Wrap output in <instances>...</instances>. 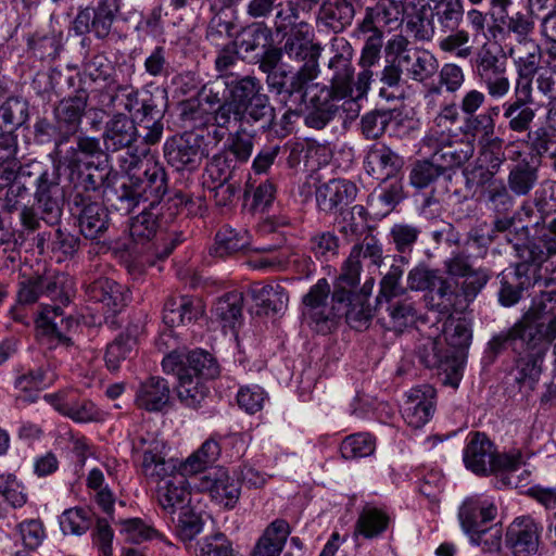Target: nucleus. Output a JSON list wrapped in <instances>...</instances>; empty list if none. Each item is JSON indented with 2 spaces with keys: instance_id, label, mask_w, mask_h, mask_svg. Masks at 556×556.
I'll return each instance as SVG.
<instances>
[{
  "instance_id": "f257e3e1",
  "label": "nucleus",
  "mask_w": 556,
  "mask_h": 556,
  "mask_svg": "<svg viewBox=\"0 0 556 556\" xmlns=\"http://www.w3.org/2000/svg\"><path fill=\"white\" fill-rule=\"evenodd\" d=\"M328 67L332 71L330 85L317 83L313 86L308 99L309 112L304 117L305 125L317 130L324 129L341 110L346 112V117H356L361 110L358 100L367 96L372 79L370 70H362L354 80L349 52L334 54Z\"/></svg>"
},
{
  "instance_id": "f03ea898",
  "label": "nucleus",
  "mask_w": 556,
  "mask_h": 556,
  "mask_svg": "<svg viewBox=\"0 0 556 556\" xmlns=\"http://www.w3.org/2000/svg\"><path fill=\"white\" fill-rule=\"evenodd\" d=\"M555 338L556 314L539 315L531 309L511 328L495 334L489 349L498 354L510 346L518 353L520 356L509 375L518 384L532 389L541 375L542 354Z\"/></svg>"
},
{
  "instance_id": "7ed1b4c3",
  "label": "nucleus",
  "mask_w": 556,
  "mask_h": 556,
  "mask_svg": "<svg viewBox=\"0 0 556 556\" xmlns=\"http://www.w3.org/2000/svg\"><path fill=\"white\" fill-rule=\"evenodd\" d=\"M31 195L38 204L42 220L50 226L59 224L65 197L59 164L37 160L24 163L17 180L4 192V206L9 212L15 211L28 204Z\"/></svg>"
},
{
  "instance_id": "20e7f679",
  "label": "nucleus",
  "mask_w": 556,
  "mask_h": 556,
  "mask_svg": "<svg viewBox=\"0 0 556 556\" xmlns=\"http://www.w3.org/2000/svg\"><path fill=\"white\" fill-rule=\"evenodd\" d=\"M199 99L214 109V126L229 129L233 118L253 116L257 106L269 101L260 79L254 76L241 78L233 75L218 76L215 81L204 85Z\"/></svg>"
},
{
  "instance_id": "39448f33",
  "label": "nucleus",
  "mask_w": 556,
  "mask_h": 556,
  "mask_svg": "<svg viewBox=\"0 0 556 556\" xmlns=\"http://www.w3.org/2000/svg\"><path fill=\"white\" fill-rule=\"evenodd\" d=\"M73 293V281L65 274L46 273L25 277L17 283L15 303L10 307V318L23 326L30 324L29 307L47 298L58 304L52 306L61 315V305H66Z\"/></svg>"
},
{
  "instance_id": "423d86ee",
  "label": "nucleus",
  "mask_w": 556,
  "mask_h": 556,
  "mask_svg": "<svg viewBox=\"0 0 556 556\" xmlns=\"http://www.w3.org/2000/svg\"><path fill=\"white\" fill-rule=\"evenodd\" d=\"M167 189L165 167L159 162H148L142 176L127 175L121 178L110 201L125 214L131 213L140 203L157 208Z\"/></svg>"
},
{
  "instance_id": "0eeeda50",
  "label": "nucleus",
  "mask_w": 556,
  "mask_h": 556,
  "mask_svg": "<svg viewBox=\"0 0 556 556\" xmlns=\"http://www.w3.org/2000/svg\"><path fill=\"white\" fill-rule=\"evenodd\" d=\"M353 288L348 289L342 300L336 298L337 279L331 292L326 278L318 279L303 296L302 315L308 326L317 333H330L342 317V305L351 299Z\"/></svg>"
},
{
  "instance_id": "6e6552de",
  "label": "nucleus",
  "mask_w": 556,
  "mask_h": 556,
  "mask_svg": "<svg viewBox=\"0 0 556 556\" xmlns=\"http://www.w3.org/2000/svg\"><path fill=\"white\" fill-rule=\"evenodd\" d=\"M465 8L463 0H439L432 12L431 34L435 30L445 35L439 42L444 52L455 53L459 59H467L472 54L469 46L470 35L460 29L464 22Z\"/></svg>"
},
{
  "instance_id": "1a4fd4ad",
  "label": "nucleus",
  "mask_w": 556,
  "mask_h": 556,
  "mask_svg": "<svg viewBox=\"0 0 556 556\" xmlns=\"http://www.w3.org/2000/svg\"><path fill=\"white\" fill-rule=\"evenodd\" d=\"M121 14V0H97L94 7L80 9L73 22L76 35L92 34L101 41L117 42L126 38L115 27Z\"/></svg>"
},
{
  "instance_id": "9d476101",
  "label": "nucleus",
  "mask_w": 556,
  "mask_h": 556,
  "mask_svg": "<svg viewBox=\"0 0 556 556\" xmlns=\"http://www.w3.org/2000/svg\"><path fill=\"white\" fill-rule=\"evenodd\" d=\"M507 241L513 243L518 258L516 274L527 276L531 270L536 274L544 262L556 255V217L544 220L536 235L526 243L513 242L509 237Z\"/></svg>"
},
{
  "instance_id": "9b49d317",
  "label": "nucleus",
  "mask_w": 556,
  "mask_h": 556,
  "mask_svg": "<svg viewBox=\"0 0 556 556\" xmlns=\"http://www.w3.org/2000/svg\"><path fill=\"white\" fill-rule=\"evenodd\" d=\"M317 74L309 73L308 68L295 72L285 71L276 73L266 79L268 90L277 98L278 102L292 111H309L308 99L313 93L314 80Z\"/></svg>"
},
{
  "instance_id": "f8f14e48",
  "label": "nucleus",
  "mask_w": 556,
  "mask_h": 556,
  "mask_svg": "<svg viewBox=\"0 0 556 556\" xmlns=\"http://www.w3.org/2000/svg\"><path fill=\"white\" fill-rule=\"evenodd\" d=\"M470 62L472 73L484 85L490 97L498 99L508 93L507 59L500 48L484 43Z\"/></svg>"
},
{
  "instance_id": "ddd939ff",
  "label": "nucleus",
  "mask_w": 556,
  "mask_h": 556,
  "mask_svg": "<svg viewBox=\"0 0 556 556\" xmlns=\"http://www.w3.org/2000/svg\"><path fill=\"white\" fill-rule=\"evenodd\" d=\"M483 279L477 274L469 281L457 283L439 275L429 291L431 305L440 313L463 312L481 292Z\"/></svg>"
},
{
  "instance_id": "4468645a",
  "label": "nucleus",
  "mask_w": 556,
  "mask_h": 556,
  "mask_svg": "<svg viewBox=\"0 0 556 556\" xmlns=\"http://www.w3.org/2000/svg\"><path fill=\"white\" fill-rule=\"evenodd\" d=\"M483 279L477 274L469 281L457 283L439 275L429 291L431 305L440 313L463 312L481 292Z\"/></svg>"
},
{
  "instance_id": "2eb2a0df",
  "label": "nucleus",
  "mask_w": 556,
  "mask_h": 556,
  "mask_svg": "<svg viewBox=\"0 0 556 556\" xmlns=\"http://www.w3.org/2000/svg\"><path fill=\"white\" fill-rule=\"evenodd\" d=\"M386 53L395 56L406 76L418 83L430 79L439 68L438 60L431 52L414 47L403 35H394L388 40Z\"/></svg>"
},
{
  "instance_id": "dca6fc26",
  "label": "nucleus",
  "mask_w": 556,
  "mask_h": 556,
  "mask_svg": "<svg viewBox=\"0 0 556 556\" xmlns=\"http://www.w3.org/2000/svg\"><path fill=\"white\" fill-rule=\"evenodd\" d=\"M258 111H254L253 116H238L233 118L232 124L238 127L233 132L229 134L228 144L225 152L232 155L239 163H245L250 160L254 148V135L252 128L256 124H261L264 130L271 129L275 125L276 110L271 105L270 100L258 105Z\"/></svg>"
},
{
  "instance_id": "f3484780",
  "label": "nucleus",
  "mask_w": 556,
  "mask_h": 556,
  "mask_svg": "<svg viewBox=\"0 0 556 556\" xmlns=\"http://www.w3.org/2000/svg\"><path fill=\"white\" fill-rule=\"evenodd\" d=\"M362 260H368L369 264L377 267L381 265L383 249L378 239L366 236L361 243L352 248L349 257L341 266L340 275L337 277V299L342 300L348 289L358 287Z\"/></svg>"
},
{
  "instance_id": "a211bd4d",
  "label": "nucleus",
  "mask_w": 556,
  "mask_h": 556,
  "mask_svg": "<svg viewBox=\"0 0 556 556\" xmlns=\"http://www.w3.org/2000/svg\"><path fill=\"white\" fill-rule=\"evenodd\" d=\"M166 374H188L201 380L214 379L219 374L216 359L204 350L188 351L175 349L167 353L162 361Z\"/></svg>"
},
{
  "instance_id": "6ab92c4d",
  "label": "nucleus",
  "mask_w": 556,
  "mask_h": 556,
  "mask_svg": "<svg viewBox=\"0 0 556 556\" xmlns=\"http://www.w3.org/2000/svg\"><path fill=\"white\" fill-rule=\"evenodd\" d=\"M73 215L79 232L88 240L100 241L110 227V215L103 204L91 201L89 195H73Z\"/></svg>"
},
{
  "instance_id": "aec40b11",
  "label": "nucleus",
  "mask_w": 556,
  "mask_h": 556,
  "mask_svg": "<svg viewBox=\"0 0 556 556\" xmlns=\"http://www.w3.org/2000/svg\"><path fill=\"white\" fill-rule=\"evenodd\" d=\"M87 102L88 94L84 89H80L75 96L62 99L54 106L53 116L58 129V155L62 154V144L66 143L79 130Z\"/></svg>"
},
{
  "instance_id": "412c9836",
  "label": "nucleus",
  "mask_w": 556,
  "mask_h": 556,
  "mask_svg": "<svg viewBox=\"0 0 556 556\" xmlns=\"http://www.w3.org/2000/svg\"><path fill=\"white\" fill-rule=\"evenodd\" d=\"M203 138L194 132H184L166 140L164 155L167 163L176 170L195 169L203 156Z\"/></svg>"
},
{
  "instance_id": "4be33fe9",
  "label": "nucleus",
  "mask_w": 556,
  "mask_h": 556,
  "mask_svg": "<svg viewBox=\"0 0 556 556\" xmlns=\"http://www.w3.org/2000/svg\"><path fill=\"white\" fill-rule=\"evenodd\" d=\"M418 357L428 368H435L444 375L443 383L457 388L463 376L462 355L444 351L441 341L428 339L418 351Z\"/></svg>"
},
{
  "instance_id": "5701e85b",
  "label": "nucleus",
  "mask_w": 556,
  "mask_h": 556,
  "mask_svg": "<svg viewBox=\"0 0 556 556\" xmlns=\"http://www.w3.org/2000/svg\"><path fill=\"white\" fill-rule=\"evenodd\" d=\"M281 50L291 61L302 63L299 70L308 68L309 73L319 75L321 47L313 42L306 24H302L300 29L298 25L291 31Z\"/></svg>"
},
{
  "instance_id": "b1692460",
  "label": "nucleus",
  "mask_w": 556,
  "mask_h": 556,
  "mask_svg": "<svg viewBox=\"0 0 556 556\" xmlns=\"http://www.w3.org/2000/svg\"><path fill=\"white\" fill-rule=\"evenodd\" d=\"M45 400L60 414L75 422L85 424L99 419V409L88 399L80 397L74 389L45 395Z\"/></svg>"
},
{
  "instance_id": "393cba45",
  "label": "nucleus",
  "mask_w": 556,
  "mask_h": 556,
  "mask_svg": "<svg viewBox=\"0 0 556 556\" xmlns=\"http://www.w3.org/2000/svg\"><path fill=\"white\" fill-rule=\"evenodd\" d=\"M437 391L430 384H422L410 389L402 407L405 422L414 428L424 427L435 410Z\"/></svg>"
},
{
  "instance_id": "a878e982",
  "label": "nucleus",
  "mask_w": 556,
  "mask_h": 556,
  "mask_svg": "<svg viewBox=\"0 0 556 556\" xmlns=\"http://www.w3.org/2000/svg\"><path fill=\"white\" fill-rule=\"evenodd\" d=\"M543 527L529 516L516 518L508 527L506 543L515 556H531L539 549Z\"/></svg>"
},
{
  "instance_id": "bb28decb",
  "label": "nucleus",
  "mask_w": 556,
  "mask_h": 556,
  "mask_svg": "<svg viewBox=\"0 0 556 556\" xmlns=\"http://www.w3.org/2000/svg\"><path fill=\"white\" fill-rule=\"evenodd\" d=\"M188 197L182 192H177L173 198H169L165 204H161L157 208H151V205L146 206L140 214L135 216L129 224V233L135 242L143 243L152 239L161 220L165 217L162 213L163 207L166 205L170 211L173 207L178 208L187 204Z\"/></svg>"
},
{
  "instance_id": "cd10ccee",
  "label": "nucleus",
  "mask_w": 556,
  "mask_h": 556,
  "mask_svg": "<svg viewBox=\"0 0 556 556\" xmlns=\"http://www.w3.org/2000/svg\"><path fill=\"white\" fill-rule=\"evenodd\" d=\"M510 55H515L514 65L517 73L515 88H520L523 92L533 90L532 84L535 73L544 66L541 64V46L535 39L520 41V45L510 50Z\"/></svg>"
},
{
  "instance_id": "c85d7f7f",
  "label": "nucleus",
  "mask_w": 556,
  "mask_h": 556,
  "mask_svg": "<svg viewBox=\"0 0 556 556\" xmlns=\"http://www.w3.org/2000/svg\"><path fill=\"white\" fill-rule=\"evenodd\" d=\"M199 486L201 491L207 492L215 503L227 509L236 506L241 493L239 482L222 467L204 475Z\"/></svg>"
},
{
  "instance_id": "c756f323",
  "label": "nucleus",
  "mask_w": 556,
  "mask_h": 556,
  "mask_svg": "<svg viewBox=\"0 0 556 556\" xmlns=\"http://www.w3.org/2000/svg\"><path fill=\"white\" fill-rule=\"evenodd\" d=\"M356 185L344 178L330 179L316 190V201L320 211L334 213L351 204L357 195Z\"/></svg>"
},
{
  "instance_id": "7c9ffc66",
  "label": "nucleus",
  "mask_w": 556,
  "mask_h": 556,
  "mask_svg": "<svg viewBox=\"0 0 556 556\" xmlns=\"http://www.w3.org/2000/svg\"><path fill=\"white\" fill-rule=\"evenodd\" d=\"M533 90L521 91L515 88V98L503 103V116L508 122V129L513 132L523 134L531 130L536 111L531 106L533 103Z\"/></svg>"
},
{
  "instance_id": "2f4dec72",
  "label": "nucleus",
  "mask_w": 556,
  "mask_h": 556,
  "mask_svg": "<svg viewBox=\"0 0 556 556\" xmlns=\"http://www.w3.org/2000/svg\"><path fill=\"white\" fill-rule=\"evenodd\" d=\"M135 121L124 113H115L105 123L102 140L108 152L130 148L138 138Z\"/></svg>"
},
{
  "instance_id": "473e14b6",
  "label": "nucleus",
  "mask_w": 556,
  "mask_h": 556,
  "mask_svg": "<svg viewBox=\"0 0 556 556\" xmlns=\"http://www.w3.org/2000/svg\"><path fill=\"white\" fill-rule=\"evenodd\" d=\"M403 164V159L387 146H374L364 159L366 173L380 181L396 177Z\"/></svg>"
},
{
  "instance_id": "72a5a7b5",
  "label": "nucleus",
  "mask_w": 556,
  "mask_h": 556,
  "mask_svg": "<svg viewBox=\"0 0 556 556\" xmlns=\"http://www.w3.org/2000/svg\"><path fill=\"white\" fill-rule=\"evenodd\" d=\"M496 515V506L478 495L467 497L458 509L460 527L466 534L484 528L488 522L495 519Z\"/></svg>"
},
{
  "instance_id": "f704fd0d",
  "label": "nucleus",
  "mask_w": 556,
  "mask_h": 556,
  "mask_svg": "<svg viewBox=\"0 0 556 556\" xmlns=\"http://www.w3.org/2000/svg\"><path fill=\"white\" fill-rule=\"evenodd\" d=\"M494 451V444L484 433L470 432L467 437L463 453L466 468L476 475H489Z\"/></svg>"
},
{
  "instance_id": "c9c22d12",
  "label": "nucleus",
  "mask_w": 556,
  "mask_h": 556,
  "mask_svg": "<svg viewBox=\"0 0 556 556\" xmlns=\"http://www.w3.org/2000/svg\"><path fill=\"white\" fill-rule=\"evenodd\" d=\"M180 471L157 488V501L164 511L175 514L190 507L191 491L186 476Z\"/></svg>"
},
{
  "instance_id": "e433bc0d",
  "label": "nucleus",
  "mask_w": 556,
  "mask_h": 556,
  "mask_svg": "<svg viewBox=\"0 0 556 556\" xmlns=\"http://www.w3.org/2000/svg\"><path fill=\"white\" fill-rule=\"evenodd\" d=\"M132 451L142 452L141 471L147 478L164 479L175 468L172 459H166L162 453L161 444L156 441L147 442L142 437L132 442Z\"/></svg>"
},
{
  "instance_id": "4c0bfd02",
  "label": "nucleus",
  "mask_w": 556,
  "mask_h": 556,
  "mask_svg": "<svg viewBox=\"0 0 556 556\" xmlns=\"http://www.w3.org/2000/svg\"><path fill=\"white\" fill-rule=\"evenodd\" d=\"M425 146L431 151L434 161L442 165L444 173L466 163L475 152V147L470 141L453 140V136H447L445 140L440 138L435 144Z\"/></svg>"
},
{
  "instance_id": "58836bf2",
  "label": "nucleus",
  "mask_w": 556,
  "mask_h": 556,
  "mask_svg": "<svg viewBox=\"0 0 556 556\" xmlns=\"http://www.w3.org/2000/svg\"><path fill=\"white\" fill-rule=\"evenodd\" d=\"M170 400V387L166 379L152 376L141 381L136 390L135 405L147 412L163 410Z\"/></svg>"
},
{
  "instance_id": "ea45409f",
  "label": "nucleus",
  "mask_w": 556,
  "mask_h": 556,
  "mask_svg": "<svg viewBox=\"0 0 556 556\" xmlns=\"http://www.w3.org/2000/svg\"><path fill=\"white\" fill-rule=\"evenodd\" d=\"M17 135L13 130L0 134V191H8L17 180L23 165L18 157Z\"/></svg>"
},
{
  "instance_id": "a19ab883",
  "label": "nucleus",
  "mask_w": 556,
  "mask_h": 556,
  "mask_svg": "<svg viewBox=\"0 0 556 556\" xmlns=\"http://www.w3.org/2000/svg\"><path fill=\"white\" fill-rule=\"evenodd\" d=\"M86 294L89 300L102 303L114 315L127 304L126 288L106 277H101L87 285Z\"/></svg>"
},
{
  "instance_id": "79ce46f5",
  "label": "nucleus",
  "mask_w": 556,
  "mask_h": 556,
  "mask_svg": "<svg viewBox=\"0 0 556 556\" xmlns=\"http://www.w3.org/2000/svg\"><path fill=\"white\" fill-rule=\"evenodd\" d=\"M68 180L73 186L74 195L99 190L108 179L109 172L100 164H81L80 166H66Z\"/></svg>"
},
{
  "instance_id": "37998d69",
  "label": "nucleus",
  "mask_w": 556,
  "mask_h": 556,
  "mask_svg": "<svg viewBox=\"0 0 556 556\" xmlns=\"http://www.w3.org/2000/svg\"><path fill=\"white\" fill-rule=\"evenodd\" d=\"M203 314L199 302L188 296L169 298L163 308V321L169 329L180 325H187L198 319Z\"/></svg>"
},
{
  "instance_id": "c03bdc74",
  "label": "nucleus",
  "mask_w": 556,
  "mask_h": 556,
  "mask_svg": "<svg viewBox=\"0 0 556 556\" xmlns=\"http://www.w3.org/2000/svg\"><path fill=\"white\" fill-rule=\"evenodd\" d=\"M290 533L288 521L275 519L257 540L252 556H279Z\"/></svg>"
},
{
  "instance_id": "a18cd8bd",
  "label": "nucleus",
  "mask_w": 556,
  "mask_h": 556,
  "mask_svg": "<svg viewBox=\"0 0 556 556\" xmlns=\"http://www.w3.org/2000/svg\"><path fill=\"white\" fill-rule=\"evenodd\" d=\"M443 264L446 274L451 277L464 278L462 282H467L475 275L481 274L484 277L481 291L493 276L492 270L488 267L476 268L472 263V255L466 249L453 251Z\"/></svg>"
},
{
  "instance_id": "49530a36",
  "label": "nucleus",
  "mask_w": 556,
  "mask_h": 556,
  "mask_svg": "<svg viewBox=\"0 0 556 556\" xmlns=\"http://www.w3.org/2000/svg\"><path fill=\"white\" fill-rule=\"evenodd\" d=\"M539 179V167L527 159L517 161L509 167L507 186L516 197L528 195Z\"/></svg>"
},
{
  "instance_id": "de8ad7c7",
  "label": "nucleus",
  "mask_w": 556,
  "mask_h": 556,
  "mask_svg": "<svg viewBox=\"0 0 556 556\" xmlns=\"http://www.w3.org/2000/svg\"><path fill=\"white\" fill-rule=\"evenodd\" d=\"M220 452L222 448L217 439L210 437L180 465V471L189 475L202 472L218 459Z\"/></svg>"
},
{
  "instance_id": "09e8293b",
  "label": "nucleus",
  "mask_w": 556,
  "mask_h": 556,
  "mask_svg": "<svg viewBox=\"0 0 556 556\" xmlns=\"http://www.w3.org/2000/svg\"><path fill=\"white\" fill-rule=\"evenodd\" d=\"M443 334L450 354L462 355V367L466 358V350L469 348L472 333L471 329L464 318H451L444 324Z\"/></svg>"
},
{
  "instance_id": "8fccbe9b",
  "label": "nucleus",
  "mask_w": 556,
  "mask_h": 556,
  "mask_svg": "<svg viewBox=\"0 0 556 556\" xmlns=\"http://www.w3.org/2000/svg\"><path fill=\"white\" fill-rule=\"evenodd\" d=\"M243 294L239 291H231L218 298L212 309L213 315L223 327L233 329L242 317Z\"/></svg>"
},
{
  "instance_id": "3c124183",
  "label": "nucleus",
  "mask_w": 556,
  "mask_h": 556,
  "mask_svg": "<svg viewBox=\"0 0 556 556\" xmlns=\"http://www.w3.org/2000/svg\"><path fill=\"white\" fill-rule=\"evenodd\" d=\"M174 375L178 380L176 392L181 404L189 408H199L208 393L204 380L193 378L192 375L185 372Z\"/></svg>"
},
{
  "instance_id": "603ef678",
  "label": "nucleus",
  "mask_w": 556,
  "mask_h": 556,
  "mask_svg": "<svg viewBox=\"0 0 556 556\" xmlns=\"http://www.w3.org/2000/svg\"><path fill=\"white\" fill-rule=\"evenodd\" d=\"M253 299L267 312L282 313L288 307L289 295L279 283H255L251 289Z\"/></svg>"
},
{
  "instance_id": "864d4df0",
  "label": "nucleus",
  "mask_w": 556,
  "mask_h": 556,
  "mask_svg": "<svg viewBox=\"0 0 556 556\" xmlns=\"http://www.w3.org/2000/svg\"><path fill=\"white\" fill-rule=\"evenodd\" d=\"M271 30L263 23H252L243 27L232 40L240 53L249 54L269 43Z\"/></svg>"
},
{
  "instance_id": "5fc2aeb1",
  "label": "nucleus",
  "mask_w": 556,
  "mask_h": 556,
  "mask_svg": "<svg viewBox=\"0 0 556 556\" xmlns=\"http://www.w3.org/2000/svg\"><path fill=\"white\" fill-rule=\"evenodd\" d=\"M104 154L100 140L94 137L80 136L77 138L76 146L71 147L62 156V163L65 166H80L89 163L87 159L99 157Z\"/></svg>"
},
{
  "instance_id": "6e6d98bb",
  "label": "nucleus",
  "mask_w": 556,
  "mask_h": 556,
  "mask_svg": "<svg viewBox=\"0 0 556 556\" xmlns=\"http://www.w3.org/2000/svg\"><path fill=\"white\" fill-rule=\"evenodd\" d=\"M459 113L455 103L443 105L432 121V124L424 138L425 144H435L440 138L452 136V127L458 121Z\"/></svg>"
},
{
  "instance_id": "4d7b16f0",
  "label": "nucleus",
  "mask_w": 556,
  "mask_h": 556,
  "mask_svg": "<svg viewBox=\"0 0 556 556\" xmlns=\"http://www.w3.org/2000/svg\"><path fill=\"white\" fill-rule=\"evenodd\" d=\"M488 210L496 215H507L515 205V198L503 180H492L483 191Z\"/></svg>"
},
{
  "instance_id": "13d9d810",
  "label": "nucleus",
  "mask_w": 556,
  "mask_h": 556,
  "mask_svg": "<svg viewBox=\"0 0 556 556\" xmlns=\"http://www.w3.org/2000/svg\"><path fill=\"white\" fill-rule=\"evenodd\" d=\"M114 65L104 54H96L84 65L83 81L103 84L105 91L113 87Z\"/></svg>"
},
{
  "instance_id": "bf43d9fd",
  "label": "nucleus",
  "mask_w": 556,
  "mask_h": 556,
  "mask_svg": "<svg viewBox=\"0 0 556 556\" xmlns=\"http://www.w3.org/2000/svg\"><path fill=\"white\" fill-rule=\"evenodd\" d=\"M250 243V236L245 229H233L230 226L222 227L215 237V253L227 256L245 249Z\"/></svg>"
},
{
  "instance_id": "052dcab7",
  "label": "nucleus",
  "mask_w": 556,
  "mask_h": 556,
  "mask_svg": "<svg viewBox=\"0 0 556 556\" xmlns=\"http://www.w3.org/2000/svg\"><path fill=\"white\" fill-rule=\"evenodd\" d=\"M387 312L389 315V321L387 324L388 329L402 331L405 327L415 321L417 309L415 302L409 298L400 300L392 299L387 301Z\"/></svg>"
},
{
  "instance_id": "680f3d73",
  "label": "nucleus",
  "mask_w": 556,
  "mask_h": 556,
  "mask_svg": "<svg viewBox=\"0 0 556 556\" xmlns=\"http://www.w3.org/2000/svg\"><path fill=\"white\" fill-rule=\"evenodd\" d=\"M382 182L383 185L380 186L379 191L370 195L369 204L381 206L383 208L382 215H387L403 201L405 195L403 182L397 176Z\"/></svg>"
},
{
  "instance_id": "e2e57ef3",
  "label": "nucleus",
  "mask_w": 556,
  "mask_h": 556,
  "mask_svg": "<svg viewBox=\"0 0 556 556\" xmlns=\"http://www.w3.org/2000/svg\"><path fill=\"white\" fill-rule=\"evenodd\" d=\"M100 97L99 103L102 106L115 108V102L119 100V105L132 115L141 99L139 98V90L131 85H115L109 91L101 92Z\"/></svg>"
},
{
  "instance_id": "0e129e2a",
  "label": "nucleus",
  "mask_w": 556,
  "mask_h": 556,
  "mask_svg": "<svg viewBox=\"0 0 556 556\" xmlns=\"http://www.w3.org/2000/svg\"><path fill=\"white\" fill-rule=\"evenodd\" d=\"M136 345V338L128 332L119 333L106 346L104 359L110 371H117L122 362L130 357Z\"/></svg>"
},
{
  "instance_id": "69168bd1",
  "label": "nucleus",
  "mask_w": 556,
  "mask_h": 556,
  "mask_svg": "<svg viewBox=\"0 0 556 556\" xmlns=\"http://www.w3.org/2000/svg\"><path fill=\"white\" fill-rule=\"evenodd\" d=\"M389 520V516L382 509L367 506L358 517L356 530L364 538L372 539L386 531Z\"/></svg>"
},
{
  "instance_id": "338daca9",
  "label": "nucleus",
  "mask_w": 556,
  "mask_h": 556,
  "mask_svg": "<svg viewBox=\"0 0 556 556\" xmlns=\"http://www.w3.org/2000/svg\"><path fill=\"white\" fill-rule=\"evenodd\" d=\"M495 122L491 112L475 114L465 117L462 131L465 136L479 138L482 141L501 142L498 138L491 139L494 135Z\"/></svg>"
},
{
  "instance_id": "774afa93",
  "label": "nucleus",
  "mask_w": 556,
  "mask_h": 556,
  "mask_svg": "<svg viewBox=\"0 0 556 556\" xmlns=\"http://www.w3.org/2000/svg\"><path fill=\"white\" fill-rule=\"evenodd\" d=\"M527 144L539 156H546L549 164L556 157V130L541 126L527 134Z\"/></svg>"
}]
</instances>
